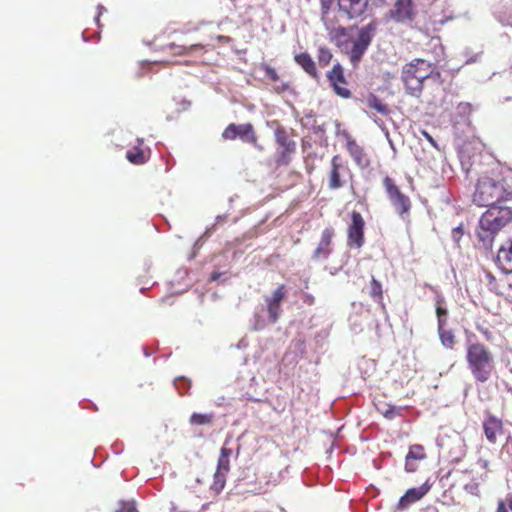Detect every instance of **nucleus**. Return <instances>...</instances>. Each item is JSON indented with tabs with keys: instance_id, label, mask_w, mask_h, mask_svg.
<instances>
[{
	"instance_id": "15",
	"label": "nucleus",
	"mask_w": 512,
	"mask_h": 512,
	"mask_svg": "<svg viewBox=\"0 0 512 512\" xmlns=\"http://www.w3.org/2000/svg\"><path fill=\"white\" fill-rule=\"evenodd\" d=\"M431 486L426 482L419 487L408 489L405 494L399 499L398 508L405 509L410 504L420 500L430 490Z\"/></svg>"
},
{
	"instance_id": "26",
	"label": "nucleus",
	"mask_w": 512,
	"mask_h": 512,
	"mask_svg": "<svg viewBox=\"0 0 512 512\" xmlns=\"http://www.w3.org/2000/svg\"><path fill=\"white\" fill-rule=\"evenodd\" d=\"M370 295L371 297L381 305L382 310L385 312V305L382 302V284L372 277L370 283Z\"/></svg>"
},
{
	"instance_id": "28",
	"label": "nucleus",
	"mask_w": 512,
	"mask_h": 512,
	"mask_svg": "<svg viewBox=\"0 0 512 512\" xmlns=\"http://www.w3.org/2000/svg\"><path fill=\"white\" fill-rule=\"evenodd\" d=\"M232 454V450L223 446L220 450V457L218 459L217 470L224 472L229 471V458Z\"/></svg>"
},
{
	"instance_id": "36",
	"label": "nucleus",
	"mask_w": 512,
	"mask_h": 512,
	"mask_svg": "<svg viewBox=\"0 0 512 512\" xmlns=\"http://www.w3.org/2000/svg\"><path fill=\"white\" fill-rule=\"evenodd\" d=\"M227 472H224L222 470H216V473L214 474V484L213 487L215 490L220 491L223 489L225 485V475Z\"/></svg>"
},
{
	"instance_id": "57",
	"label": "nucleus",
	"mask_w": 512,
	"mask_h": 512,
	"mask_svg": "<svg viewBox=\"0 0 512 512\" xmlns=\"http://www.w3.org/2000/svg\"><path fill=\"white\" fill-rule=\"evenodd\" d=\"M82 37H83V40H84V41H87V38H86V36H85V33H83V34H82Z\"/></svg>"
},
{
	"instance_id": "51",
	"label": "nucleus",
	"mask_w": 512,
	"mask_h": 512,
	"mask_svg": "<svg viewBox=\"0 0 512 512\" xmlns=\"http://www.w3.org/2000/svg\"><path fill=\"white\" fill-rule=\"evenodd\" d=\"M337 34L341 35V36H345L346 35V29L344 27H340L338 30H337Z\"/></svg>"
},
{
	"instance_id": "9",
	"label": "nucleus",
	"mask_w": 512,
	"mask_h": 512,
	"mask_svg": "<svg viewBox=\"0 0 512 512\" xmlns=\"http://www.w3.org/2000/svg\"><path fill=\"white\" fill-rule=\"evenodd\" d=\"M415 0H396L386 17L399 24L411 23L415 18Z\"/></svg>"
},
{
	"instance_id": "18",
	"label": "nucleus",
	"mask_w": 512,
	"mask_h": 512,
	"mask_svg": "<svg viewBox=\"0 0 512 512\" xmlns=\"http://www.w3.org/2000/svg\"><path fill=\"white\" fill-rule=\"evenodd\" d=\"M502 428V422L495 416H489L483 422V429L487 440L490 443L496 442V434Z\"/></svg>"
},
{
	"instance_id": "47",
	"label": "nucleus",
	"mask_w": 512,
	"mask_h": 512,
	"mask_svg": "<svg viewBox=\"0 0 512 512\" xmlns=\"http://www.w3.org/2000/svg\"><path fill=\"white\" fill-rule=\"evenodd\" d=\"M422 134L424 135V137H425V138H426V139H427V140H428V141H429V142H430L434 147H436V146H437V144H436L435 140L433 139V137H432L429 133H427L426 131H422Z\"/></svg>"
},
{
	"instance_id": "49",
	"label": "nucleus",
	"mask_w": 512,
	"mask_h": 512,
	"mask_svg": "<svg viewBox=\"0 0 512 512\" xmlns=\"http://www.w3.org/2000/svg\"><path fill=\"white\" fill-rule=\"evenodd\" d=\"M417 66H420L421 68L435 69V68L433 67V64H432V63H430V62H428V61H426V65H420V64H417Z\"/></svg>"
},
{
	"instance_id": "32",
	"label": "nucleus",
	"mask_w": 512,
	"mask_h": 512,
	"mask_svg": "<svg viewBox=\"0 0 512 512\" xmlns=\"http://www.w3.org/2000/svg\"><path fill=\"white\" fill-rule=\"evenodd\" d=\"M226 218H227V215H225V214H223V215H218V216L216 217V221H215V223H214L212 226H210V227L206 228V230H205L204 234H203V235H202V236H201V237L196 241V244H195V245H197V244L200 242V240H201L202 238H208V237H210V236L213 234V232H214V231H216V229H217V225H218V224H220V223H223V222L226 220Z\"/></svg>"
},
{
	"instance_id": "46",
	"label": "nucleus",
	"mask_w": 512,
	"mask_h": 512,
	"mask_svg": "<svg viewBox=\"0 0 512 512\" xmlns=\"http://www.w3.org/2000/svg\"><path fill=\"white\" fill-rule=\"evenodd\" d=\"M289 89V85L287 83H282L281 85L275 87L277 93H282Z\"/></svg>"
},
{
	"instance_id": "13",
	"label": "nucleus",
	"mask_w": 512,
	"mask_h": 512,
	"mask_svg": "<svg viewBox=\"0 0 512 512\" xmlns=\"http://www.w3.org/2000/svg\"><path fill=\"white\" fill-rule=\"evenodd\" d=\"M334 236V230L327 227L322 231L320 242L312 254V260L320 261L326 260L332 252L331 242Z\"/></svg>"
},
{
	"instance_id": "27",
	"label": "nucleus",
	"mask_w": 512,
	"mask_h": 512,
	"mask_svg": "<svg viewBox=\"0 0 512 512\" xmlns=\"http://www.w3.org/2000/svg\"><path fill=\"white\" fill-rule=\"evenodd\" d=\"M438 334L441 344L445 348L452 349L455 344V335L452 330H446L445 327H443L441 330H438Z\"/></svg>"
},
{
	"instance_id": "2",
	"label": "nucleus",
	"mask_w": 512,
	"mask_h": 512,
	"mask_svg": "<svg viewBox=\"0 0 512 512\" xmlns=\"http://www.w3.org/2000/svg\"><path fill=\"white\" fill-rule=\"evenodd\" d=\"M512 200V189H507L500 181L484 177L478 180L473 194V202L478 206L503 207L501 203Z\"/></svg>"
},
{
	"instance_id": "54",
	"label": "nucleus",
	"mask_w": 512,
	"mask_h": 512,
	"mask_svg": "<svg viewBox=\"0 0 512 512\" xmlns=\"http://www.w3.org/2000/svg\"><path fill=\"white\" fill-rule=\"evenodd\" d=\"M143 352L146 357L150 356V353L148 352L146 347L143 348Z\"/></svg>"
},
{
	"instance_id": "16",
	"label": "nucleus",
	"mask_w": 512,
	"mask_h": 512,
	"mask_svg": "<svg viewBox=\"0 0 512 512\" xmlns=\"http://www.w3.org/2000/svg\"><path fill=\"white\" fill-rule=\"evenodd\" d=\"M497 263L502 271L512 273V240H507L498 250Z\"/></svg>"
},
{
	"instance_id": "41",
	"label": "nucleus",
	"mask_w": 512,
	"mask_h": 512,
	"mask_svg": "<svg viewBox=\"0 0 512 512\" xmlns=\"http://www.w3.org/2000/svg\"><path fill=\"white\" fill-rule=\"evenodd\" d=\"M117 512H138L134 502H122Z\"/></svg>"
},
{
	"instance_id": "23",
	"label": "nucleus",
	"mask_w": 512,
	"mask_h": 512,
	"mask_svg": "<svg viewBox=\"0 0 512 512\" xmlns=\"http://www.w3.org/2000/svg\"><path fill=\"white\" fill-rule=\"evenodd\" d=\"M367 106L371 109H375L382 115H388L390 110L386 104H384L376 95L370 94L366 99Z\"/></svg>"
},
{
	"instance_id": "14",
	"label": "nucleus",
	"mask_w": 512,
	"mask_h": 512,
	"mask_svg": "<svg viewBox=\"0 0 512 512\" xmlns=\"http://www.w3.org/2000/svg\"><path fill=\"white\" fill-rule=\"evenodd\" d=\"M327 78L338 96L345 99L351 96L349 89L339 85V83H346L343 68L339 63H336L332 70L327 73Z\"/></svg>"
},
{
	"instance_id": "60",
	"label": "nucleus",
	"mask_w": 512,
	"mask_h": 512,
	"mask_svg": "<svg viewBox=\"0 0 512 512\" xmlns=\"http://www.w3.org/2000/svg\"><path fill=\"white\" fill-rule=\"evenodd\" d=\"M378 1L381 2V3H384L386 0H378Z\"/></svg>"
},
{
	"instance_id": "6",
	"label": "nucleus",
	"mask_w": 512,
	"mask_h": 512,
	"mask_svg": "<svg viewBox=\"0 0 512 512\" xmlns=\"http://www.w3.org/2000/svg\"><path fill=\"white\" fill-rule=\"evenodd\" d=\"M383 183L395 211L402 219H405L411 208L409 197L399 190L390 177H385Z\"/></svg>"
},
{
	"instance_id": "24",
	"label": "nucleus",
	"mask_w": 512,
	"mask_h": 512,
	"mask_svg": "<svg viewBox=\"0 0 512 512\" xmlns=\"http://www.w3.org/2000/svg\"><path fill=\"white\" fill-rule=\"evenodd\" d=\"M126 158L129 162L136 165L144 164L148 159L144 150L139 147H135L133 150H128L126 152Z\"/></svg>"
},
{
	"instance_id": "4",
	"label": "nucleus",
	"mask_w": 512,
	"mask_h": 512,
	"mask_svg": "<svg viewBox=\"0 0 512 512\" xmlns=\"http://www.w3.org/2000/svg\"><path fill=\"white\" fill-rule=\"evenodd\" d=\"M377 30L376 21H371L360 28L357 39L353 42L349 51V57L353 65H357L370 46Z\"/></svg>"
},
{
	"instance_id": "29",
	"label": "nucleus",
	"mask_w": 512,
	"mask_h": 512,
	"mask_svg": "<svg viewBox=\"0 0 512 512\" xmlns=\"http://www.w3.org/2000/svg\"><path fill=\"white\" fill-rule=\"evenodd\" d=\"M171 47L177 49L175 52L177 55H190L194 52L204 49V45L202 44H192L190 46H178L176 44H171Z\"/></svg>"
},
{
	"instance_id": "20",
	"label": "nucleus",
	"mask_w": 512,
	"mask_h": 512,
	"mask_svg": "<svg viewBox=\"0 0 512 512\" xmlns=\"http://www.w3.org/2000/svg\"><path fill=\"white\" fill-rule=\"evenodd\" d=\"M347 149L357 165L362 168L368 166L369 162L365 153L363 152V149L354 140L348 141Z\"/></svg>"
},
{
	"instance_id": "42",
	"label": "nucleus",
	"mask_w": 512,
	"mask_h": 512,
	"mask_svg": "<svg viewBox=\"0 0 512 512\" xmlns=\"http://www.w3.org/2000/svg\"><path fill=\"white\" fill-rule=\"evenodd\" d=\"M405 470L407 472H414L417 470V465L415 464V460L409 459L405 457Z\"/></svg>"
},
{
	"instance_id": "38",
	"label": "nucleus",
	"mask_w": 512,
	"mask_h": 512,
	"mask_svg": "<svg viewBox=\"0 0 512 512\" xmlns=\"http://www.w3.org/2000/svg\"><path fill=\"white\" fill-rule=\"evenodd\" d=\"M464 235L463 224L458 225L452 230L451 237L457 247H460V240Z\"/></svg>"
},
{
	"instance_id": "31",
	"label": "nucleus",
	"mask_w": 512,
	"mask_h": 512,
	"mask_svg": "<svg viewBox=\"0 0 512 512\" xmlns=\"http://www.w3.org/2000/svg\"><path fill=\"white\" fill-rule=\"evenodd\" d=\"M406 457L409 459H413L415 461L424 459L425 454L423 452V447L418 444L412 445L410 447Z\"/></svg>"
},
{
	"instance_id": "7",
	"label": "nucleus",
	"mask_w": 512,
	"mask_h": 512,
	"mask_svg": "<svg viewBox=\"0 0 512 512\" xmlns=\"http://www.w3.org/2000/svg\"><path fill=\"white\" fill-rule=\"evenodd\" d=\"M276 142L279 145L276 155V164L278 166H287L291 161V155L296 151V142L289 138L283 127L275 130Z\"/></svg>"
},
{
	"instance_id": "35",
	"label": "nucleus",
	"mask_w": 512,
	"mask_h": 512,
	"mask_svg": "<svg viewBox=\"0 0 512 512\" xmlns=\"http://www.w3.org/2000/svg\"><path fill=\"white\" fill-rule=\"evenodd\" d=\"M174 385L180 394H184L190 389L191 381L188 378L181 376L174 380Z\"/></svg>"
},
{
	"instance_id": "40",
	"label": "nucleus",
	"mask_w": 512,
	"mask_h": 512,
	"mask_svg": "<svg viewBox=\"0 0 512 512\" xmlns=\"http://www.w3.org/2000/svg\"><path fill=\"white\" fill-rule=\"evenodd\" d=\"M332 3H333V0H320L322 19H324L328 15V13L331 9Z\"/></svg>"
},
{
	"instance_id": "1",
	"label": "nucleus",
	"mask_w": 512,
	"mask_h": 512,
	"mask_svg": "<svg viewBox=\"0 0 512 512\" xmlns=\"http://www.w3.org/2000/svg\"><path fill=\"white\" fill-rule=\"evenodd\" d=\"M512 221V207H493L479 220L478 239L485 249H491L495 235Z\"/></svg>"
},
{
	"instance_id": "50",
	"label": "nucleus",
	"mask_w": 512,
	"mask_h": 512,
	"mask_svg": "<svg viewBox=\"0 0 512 512\" xmlns=\"http://www.w3.org/2000/svg\"><path fill=\"white\" fill-rule=\"evenodd\" d=\"M506 24L512 27V11L506 17Z\"/></svg>"
},
{
	"instance_id": "55",
	"label": "nucleus",
	"mask_w": 512,
	"mask_h": 512,
	"mask_svg": "<svg viewBox=\"0 0 512 512\" xmlns=\"http://www.w3.org/2000/svg\"><path fill=\"white\" fill-rule=\"evenodd\" d=\"M509 508L512 511V498L509 500Z\"/></svg>"
},
{
	"instance_id": "59",
	"label": "nucleus",
	"mask_w": 512,
	"mask_h": 512,
	"mask_svg": "<svg viewBox=\"0 0 512 512\" xmlns=\"http://www.w3.org/2000/svg\"><path fill=\"white\" fill-rule=\"evenodd\" d=\"M356 327H358V324H355V327L352 326L354 331H357Z\"/></svg>"
},
{
	"instance_id": "43",
	"label": "nucleus",
	"mask_w": 512,
	"mask_h": 512,
	"mask_svg": "<svg viewBox=\"0 0 512 512\" xmlns=\"http://www.w3.org/2000/svg\"><path fill=\"white\" fill-rule=\"evenodd\" d=\"M226 274V271H219V270H214L211 275H210V281L211 282H214V281H218L220 280V278Z\"/></svg>"
},
{
	"instance_id": "5",
	"label": "nucleus",
	"mask_w": 512,
	"mask_h": 512,
	"mask_svg": "<svg viewBox=\"0 0 512 512\" xmlns=\"http://www.w3.org/2000/svg\"><path fill=\"white\" fill-rule=\"evenodd\" d=\"M222 137L226 140H234L239 138L244 143L252 144L259 151L263 150L262 145H260L257 141V136L251 123H231L223 131Z\"/></svg>"
},
{
	"instance_id": "52",
	"label": "nucleus",
	"mask_w": 512,
	"mask_h": 512,
	"mask_svg": "<svg viewBox=\"0 0 512 512\" xmlns=\"http://www.w3.org/2000/svg\"><path fill=\"white\" fill-rule=\"evenodd\" d=\"M374 122H375L379 127H381V128L384 130V128H383V124H384V123H383V121H382L381 119H379V118H375V119H374Z\"/></svg>"
},
{
	"instance_id": "17",
	"label": "nucleus",
	"mask_w": 512,
	"mask_h": 512,
	"mask_svg": "<svg viewBox=\"0 0 512 512\" xmlns=\"http://www.w3.org/2000/svg\"><path fill=\"white\" fill-rule=\"evenodd\" d=\"M408 74L402 68L401 79L405 85L406 92L411 96L419 97L423 91L424 82Z\"/></svg>"
},
{
	"instance_id": "58",
	"label": "nucleus",
	"mask_w": 512,
	"mask_h": 512,
	"mask_svg": "<svg viewBox=\"0 0 512 512\" xmlns=\"http://www.w3.org/2000/svg\"><path fill=\"white\" fill-rule=\"evenodd\" d=\"M356 327H358V324H355V327L352 326L354 331H357Z\"/></svg>"
},
{
	"instance_id": "48",
	"label": "nucleus",
	"mask_w": 512,
	"mask_h": 512,
	"mask_svg": "<svg viewBox=\"0 0 512 512\" xmlns=\"http://www.w3.org/2000/svg\"><path fill=\"white\" fill-rule=\"evenodd\" d=\"M496 512H508L506 505L503 501L498 502V507Z\"/></svg>"
},
{
	"instance_id": "12",
	"label": "nucleus",
	"mask_w": 512,
	"mask_h": 512,
	"mask_svg": "<svg viewBox=\"0 0 512 512\" xmlns=\"http://www.w3.org/2000/svg\"><path fill=\"white\" fill-rule=\"evenodd\" d=\"M286 296L284 285H280L271 296L265 298L268 318L271 323H276L281 314V303Z\"/></svg>"
},
{
	"instance_id": "21",
	"label": "nucleus",
	"mask_w": 512,
	"mask_h": 512,
	"mask_svg": "<svg viewBox=\"0 0 512 512\" xmlns=\"http://www.w3.org/2000/svg\"><path fill=\"white\" fill-rule=\"evenodd\" d=\"M294 58L297 64H299L306 73H308L313 78H317L315 62L308 53L297 54Z\"/></svg>"
},
{
	"instance_id": "53",
	"label": "nucleus",
	"mask_w": 512,
	"mask_h": 512,
	"mask_svg": "<svg viewBox=\"0 0 512 512\" xmlns=\"http://www.w3.org/2000/svg\"><path fill=\"white\" fill-rule=\"evenodd\" d=\"M314 117V115L312 113H309L306 115V120H307V123L306 124H310V119H312Z\"/></svg>"
},
{
	"instance_id": "34",
	"label": "nucleus",
	"mask_w": 512,
	"mask_h": 512,
	"mask_svg": "<svg viewBox=\"0 0 512 512\" xmlns=\"http://www.w3.org/2000/svg\"><path fill=\"white\" fill-rule=\"evenodd\" d=\"M402 412V407L388 405L387 409L383 412V416L388 420H394L396 417L402 416Z\"/></svg>"
},
{
	"instance_id": "37",
	"label": "nucleus",
	"mask_w": 512,
	"mask_h": 512,
	"mask_svg": "<svg viewBox=\"0 0 512 512\" xmlns=\"http://www.w3.org/2000/svg\"><path fill=\"white\" fill-rule=\"evenodd\" d=\"M332 58V54L329 49L321 47L318 53V60L321 65H327Z\"/></svg>"
},
{
	"instance_id": "11",
	"label": "nucleus",
	"mask_w": 512,
	"mask_h": 512,
	"mask_svg": "<svg viewBox=\"0 0 512 512\" xmlns=\"http://www.w3.org/2000/svg\"><path fill=\"white\" fill-rule=\"evenodd\" d=\"M364 220L362 215L353 211L351 214V223L348 227V244L360 248L364 243Z\"/></svg>"
},
{
	"instance_id": "45",
	"label": "nucleus",
	"mask_w": 512,
	"mask_h": 512,
	"mask_svg": "<svg viewBox=\"0 0 512 512\" xmlns=\"http://www.w3.org/2000/svg\"><path fill=\"white\" fill-rule=\"evenodd\" d=\"M311 125H312L313 131H314L315 134H319V133H324L325 132L323 126L316 125L315 121Z\"/></svg>"
},
{
	"instance_id": "3",
	"label": "nucleus",
	"mask_w": 512,
	"mask_h": 512,
	"mask_svg": "<svg viewBox=\"0 0 512 512\" xmlns=\"http://www.w3.org/2000/svg\"><path fill=\"white\" fill-rule=\"evenodd\" d=\"M466 360L474 379L485 383L494 370V358L491 352L482 343L468 345Z\"/></svg>"
},
{
	"instance_id": "25",
	"label": "nucleus",
	"mask_w": 512,
	"mask_h": 512,
	"mask_svg": "<svg viewBox=\"0 0 512 512\" xmlns=\"http://www.w3.org/2000/svg\"><path fill=\"white\" fill-rule=\"evenodd\" d=\"M444 303V299L438 297L437 305H436V315L438 320V330L446 326L448 319V310L442 304Z\"/></svg>"
},
{
	"instance_id": "30",
	"label": "nucleus",
	"mask_w": 512,
	"mask_h": 512,
	"mask_svg": "<svg viewBox=\"0 0 512 512\" xmlns=\"http://www.w3.org/2000/svg\"><path fill=\"white\" fill-rule=\"evenodd\" d=\"M213 414L193 413L190 416V423L194 425H205L211 423Z\"/></svg>"
},
{
	"instance_id": "39",
	"label": "nucleus",
	"mask_w": 512,
	"mask_h": 512,
	"mask_svg": "<svg viewBox=\"0 0 512 512\" xmlns=\"http://www.w3.org/2000/svg\"><path fill=\"white\" fill-rule=\"evenodd\" d=\"M261 68L265 71V76L268 77L270 80L276 82L279 79V76L274 68L267 64H262Z\"/></svg>"
},
{
	"instance_id": "56",
	"label": "nucleus",
	"mask_w": 512,
	"mask_h": 512,
	"mask_svg": "<svg viewBox=\"0 0 512 512\" xmlns=\"http://www.w3.org/2000/svg\"><path fill=\"white\" fill-rule=\"evenodd\" d=\"M137 142H138L139 145H141L143 143V139L138 138Z\"/></svg>"
},
{
	"instance_id": "33",
	"label": "nucleus",
	"mask_w": 512,
	"mask_h": 512,
	"mask_svg": "<svg viewBox=\"0 0 512 512\" xmlns=\"http://www.w3.org/2000/svg\"><path fill=\"white\" fill-rule=\"evenodd\" d=\"M482 52L473 53L472 49L467 47L462 51V56L465 58V64L476 63L480 60Z\"/></svg>"
},
{
	"instance_id": "44",
	"label": "nucleus",
	"mask_w": 512,
	"mask_h": 512,
	"mask_svg": "<svg viewBox=\"0 0 512 512\" xmlns=\"http://www.w3.org/2000/svg\"><path fill=\"white\" fill-rule=\"evenodd\" d=\"M97 9H98V14H97V16L95 17V21H96V24L98 25V27H101V25H100V21H99V17H100V15H102L104 12H106V8H105L103 5L99 4V5H98V7H97Z\"/></svg>"
},
{
	"instance_id": "8",
	"label": "nucleus",
	"mask_w": 512,
	"mask_h": 512,
	"mask_svg": "<svg viewBox=\"0 0 512 512\" xmlns=\"http://www.w3.org/2000/svg\"><path fill=\"white\" fill-rule=\"evenodd\" d=\"M338 11L348 20L364 19L370 9V0H337Z\"/></svg>"
},
{
	"instance_id": "10",
	"label": "nucleus",
	"mask_w": 512,
	"mask_h": 512,
	"mask_svg": "<svg viewBox=\"0 0 512 512\" xmlns=\"http://www.w3.org/2000/svg\"><path fill=\"white\" fill-rule=\"evenodd\" d=\"M417 64L426 65V60L414 59L410 63L404 65L403 69L405 70V73H410L409 75L422 80L424 83L430 79L434 81H438L440 79L441 74L439 71L435 69L421 68L420 66H417Z\"/></svg>"
},
{
	"instance_id": "19",
	"label": "nucleus",
	"mask_w": 512,
	"mask_h": 512,
	"mask_svg": "<svg viewBox=\"0 0 512 512\" xmlns=\"http://www.w3.org/2000/svg\"><path fill=\"white\" fill-rule=\"evenodd\" d=\"M343 168L341 164V158L339 155H335L331 161V172L329 177V188L330 189H338L343 186V183L340 179L339 170Z\"/></svg>"
},
{
	"instance_id": "22",
	"label": "nucleus",
	"mask_w": 512,
	"mask_h": 512,
	"mask_svg": "<svg viewBox=\"0 0 512 512\" xmlns=\"http://www.w3.org/2000/svg\"><path fill=\"white\" fill-rule=\"evenodd\" d=\"M264 313H265L264 306H260V307L256 308L254 315H253V319L251 321L252 330L260 331L265 328L267 321L264 317Z\"/></svg>"
}]
</instances>
